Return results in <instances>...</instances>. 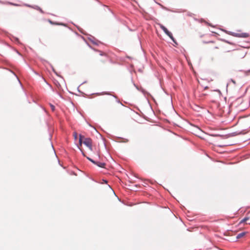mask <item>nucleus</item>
<instances>
[{
    "instance_id": "obj_1",
    "label": "nucleus",
    "mask_w": 250,
    "mask_h": 250,
    "mask_svg": "<svg viewBox=\"0 0 250 250\" xmlns=\"http://www.w3.org/2000/svg\"><path fill=\"white\" fill-rule=\"evenodd\" d=\"M85 145L90 151H92V141L90 138H85L84 136L80 135L79 144L81 146L82 144Z\"/></svg>"
},
{
    "instance_id": "obj_2",
    "label": "nucleus",
    "mask_w": 250,
    "mask_h": 250,
    "mask_svg": "<svg viewBox=\"0 0 250 250\" xmlns=\"http://www.w3.org/2000/svg\"><path fill=\"white\" fill-rule=\"evenodd\" d=\"M207 43L209 44L208 47L210 48L211 52L213 54L217 53V50L219 49V45L213 41Z\"/></svg>"
},
{
    "instance_id": "obj_3",
    "label": "nucleus",
    "mask_w": 250,
    "mask_h": 250,
    "mask_svg": "<svg viewBox=\"0 0 250 250\" xmlns=\"http://www.w3.org/2000/svg\"><path fill=\"white\" fill-rule=\"evenodd\" d=\"M160 28L171 39L174 41V38L172 36V34L167 29V28L166 27L161 24L160 25Z\"/></svg>"
},
{
    "instance_id": "obj_4",
    "label": "nucleus",
    "mask_w": 250,
    "mask_h": 250,
    "mask_svg": "<svg viewBox=\"0 0 250 250\" xmlns=\"http://www.w3.org/2000/svg\"><path fill=\"white\" fill-rule=\"evenodd\" d=\"M246 233V232H243L240 233L237 235L236 237L237 239L243 237L244 236H245Z\"/></svg>"
},
{
    "instance_id": "obj_5",
    "label": "nucleus",
    "mask_w": 250,
    "mask_h": 250,
    "mask_svg": "<svg viewBox=\"0 0 250 250\" xmlns=\"http://www.w3.org/2000/svg\"><path fill=\"white\" fill-rule=\"evenodd\" d=\"M96 165L101 167H104L105 164L104 163H96Z\"/></svg>"
},
{
    "instance_id": "obj_6",
    "label": "nucleus",
    "mask_w": 250,
    "mask_h": 250,
    "mask_svg": "<svg viewBox=\"0 0 250 250\" xmlns=\"http://www.w3.org/2000/svg\"><path fill=\"white\" fill-rule=\"evenodd\" d=\"M77 136H78L77 133L76 132H74L73 133V137H74L75 140H77Z\"/></svg>"
},
{
    "instance_id": "obj_7",
    "label": "nucleus",
    "mask_w": 250,
    "mask_h": 250,
    "mask_svg": "<svg viewBox=\"0 0 250 250\" xmlns=\"http://www.w3.org/2000/svg\"><path fill=\"white\" fill-rule=\"evenodd\" d=\"M51 24H53V25H65L64 24H63V23H59L55 22L54 21H52V23Z\"/></svg>"
},
{
    "instance_id": "obj_8",
    "label": "nucleus",
    "mask_w": 250,
    "mask_h": 250,
    "mask_svg": "<svg viewBox=\"0 0 250 250\" xmlns=\"http://www.w3.org/2000/svg\"><path fill=\"white\" fill-rule=\"evenodd\" d=\"M87 159H88L90 161H91V162H92L94 164H96V162H95L94 160H93L92 159H91V158L87 157H86Z\"/></svg>"
},
{
    "instance_id": "obj_9",
    "label": "nucleus",
    "mask_w": 250,
    "mask_h": 250,
    "mask_svg": "<svg viewBox=\"0 0 250 250\" xmlns=\"http://www.w3.org/2000/svg\"><path fill=\"white\" fill-rule=\"evenodd\" d=\"M51 109L52 111H54L55 110V106L52 104H50Z\"/></svg>"
},
{
    "instance_id": "obj_10",
    "label": "nucleus",
    "mask_w": 250,
    "mask_h": 250,
    "mask_svg": "<svg viewBox=\"0 0 250 250\" xmlns=\"http://www.w3.org/2000/svg\"><path fill=\"white\" fill-rule=\"evenodd\" d=\"M100 55H101V56H104L105 58H107V55H106V54H105V53H103V52H101V54H100Z\"/></svg>"
},
{
    "instance_id": "obj_11",
    "label": "nucleus",
    "mask_w": 250,
    "mask_h": 250,
    "mask_svg": "<svg viewBox=\"0 0 250 250\" xmlns=\"http://www.w3.org/2000/svg\"><path fill=\"white\" fill-rule=\"evenodd\" d=\"M79 149H80V150L82 151V153H83V156H85V153H84V152H83V150L82 149H81L80 147H79Z\"/></svg>"
},
{
    "instance_id": "obj_12",
    "label": "nucleus",
    "mask_w": 250,
    "mask_h": 250,
    "mask_svg": "<svg viewBox=\"0 0 250 250\" xmlns=\"http://www.w3.org/2000/svg\"><path fill=\"white\" fill-rule=\"evenodd\" d=\"M248 220V218H244V219H243V220L241 221V223H242V222H244L246 221H247V220Z\"/></svg>"
},
{
    "instance_id": "obj_13",
    "label": "nucleus",
    "mask_w": 250,
    "mask_h": 250,
    "mask_svg": "<svg viewBox=\"0 0 250 250\" xmlns=\"http://www.w3.org/2000/svg\"><path fill=\"white\" fill-rule=\"evenodd\" d=\"M9 3L10 4H11V5H15V6H17V5H18V4H14V3H11V2H9Z\"/></svg>"
},
{
    "instance_id": "obj_14",
    "label": "nucleus",
    "mask_w": 250,
    "mask_h": 250,
    "mask_svg": "<svg viewBox=\"0 0 250 250\" xmlns=\"http://www.w3.org/2000/svg\"><path fill=\"white\" fill-rule=\"evenodd\" d=\"M48 21L50 24H52V21H51L50 20H48Z\"/></svg>"
},
{
    "instance_id": "obj_15",
    "label": "nucleus",
    "mask_w": 250,
    "mask_h": 250,
    "mask_svg": "<svg viewBox=\"0 0 250 250\" xmlns=\"http://www.w3.org/2000/svg\"><path fill=\"white\" fill-rule=\"evenodd\" d=\"M243 37H248V35H247V34H244V35L243 36Z\"/></svg>"
}]
</instances>
